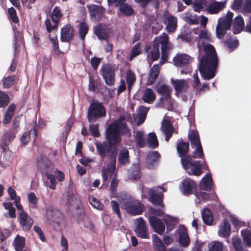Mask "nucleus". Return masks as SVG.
I'll return each mask as SVG.
<instances>
[{
	"label": "nucleus",
	"instance_id": "60",
	"mask_svg": "<svg viewBox=\"0 0 251 251\" xmlns=\"http://www.w3.org/2000/svg\"><path fill=\"white\" fill-rule=\"evenodd\" d=\"M227 30L224 28L221 27L219 25H217L216 28V34L217 37L219 39H223L225 34L226 33Z\"/></svg>",
	"mask_w": 251,
	"mask_h": 251
},
{
	"label": "nucleus",
	"instance_id": "28",
	"mask_svg": "<svg viewBox=\"0 0 251 251\" xmlns=\"http://www.w3.org/2000/svg\"><path fill=\"white\" fill-rule=\"evenodd\" d=\"M16 107V105L14 103H11L8 107L3 116V123L4 124H8L10 122L14 115Z\"/></svg>",
	"mask_w": 251,
	"mask_h": 251
},
{
	"label": "nucleus",
	"instance_id": "15",
	"mask_svg": "<svg viewBox=\"0 0 251 251\" xmlns=\"http://www.w3.org/2000/svg\"><path fill=\"white\" fill-rule=\"evenodd\" d=\"M18 221L24 230L28 231L33 224V219L26 212L18 213Z\"/></svg>",
	"mask_w": 251,
	"mask_h": 251
},
{
	"label": "nucleus",
	"instance_id": "48",
	"mask_svg": "<svg viewBox=\"0 0 251 251\" xmlns=\"http://www.w3.org/2000/svg\"><path fill=\"white\" fill-rule=\"evenodd\" d=\"M135 137L138 146L140 148H143L145 145V139L144 138V132L142 131H137Z\"/></svg>",
	"mask_w": 251,
	"mask_h": 251
},
{
	"label": "nucleus",
	"instance_id": "24",
	"mask_svg": "<svg viewBox=\"0 0 251 251\" xmlns=\"http://www.w3.org/2000/svg\"><path fill=\"white\" fill-rule=\"evenodd\" d=\"M173 61L176 66L183 67L189 64L191 57L186 54H177L174 58Z\"/></svg>",
	"mask_w": 251,
	"mask_h": 251
},
{
	"label": "nucleus",
	"instance_id": "51",
	"mask_svg": "<svg viewBox=\"0 0 251 251\" xmlns=\"http://www.w3.org/2000/svg\"><path fill=\"white\" fill-rule=\"evenodd\" d=\"M89 90L93 92H95L99 86L100 82H99L98 80L95 79L92 75H89Z\"/></svg>",
	"mask_w": 251,
	"mask_h": 251
},
{
	"label": "nucleus",
	"instance_id": "6",
	"mask_svg": "<svg viewBox=\"0 0 251 251\" xmlns=\"http://www.w3.org/2000/svg\"><path fill=\"white\" fill-rule=\"evenodd\" d=\"M188 136L192 148L196 147L194 151V156H196L202 160H205L198 131L197 130L190 129Z\"/></svg>",
	"mask_w": 251,
	"mask_h": 251
},
{
	"label": "nucleus",
	"instance_id": "35",
	"mask_svg": "<svg viewBox=\"0 0 251 251\" xmlns=\"http://www.w3.org/2000/svg\"><path fill=\"white\" fill-rule=\"evenodd\" d=\"M119 7L120 12L124 15L126 16H131L134 14V10L132 7L125 2L122 4Z\"/></svg>",
	"mask_w": 251,
	"mask_h": 251
},
{
	"label": "nucleus",
	"instance_id": "33",
	"mask_svg": "<svg viewBox=\"0 0 251 251\" xmlns=\"http://www.w3.org/2000/svg\"><path fill=\"white\" fill-rule=\"evenodd\" d=\"M118 163L121 165H126L129 163V151L127 150H123L121 151L118 156Z\"/></svg>",
	"mask_w": 251,
	"mask_h": 251
},
{
	"label": "nucleus",
	"instance_id": "54",
	"mask_svg": "<svg viewBox=\"0 0 251 251\" xmlns=\"http://www.w3.org/2000/svg\"><path fill=\"white\" fill-rule=\"evenodd\" d=\"M47 178L49 179L50 184L49 187L52 190H54L56 188V185L57 184V182L55 180L56 178L54 175L51 174L50 173H48L45 175Z\"/></svg>",
	"mask_w": 251,
	"mask_h": 251
},
{
	"label": "nucleus",
	"instance_id": "18",
	"mask_svg": "<svg viewBox=\"0 0 251 251\" xmlns=\"http://www.w3.org/2000/svg\"><path fill=\"white\" fill-rule=\"evenodd\" d=\"M230 224L226 219H224L220 225L218 235L220 237L228 238L230 235Z\"/></svg>",
	"mask_w": 251,
	"mask_h": 251
},
{
	"label": "nucleus",
	"instance_id": "55",
	"mask_svg": "<svg viewBox=\"0 0 251 251\" xmlns=\"http://www.w3.org/2000/svg\"><path fill=\"white\" fill-rule=\"evenodd\" d=\"M53 23L54 25H52L50 19L47 18L46 19L45 24L46 27L47 31L48 33H50L52 30H57L58 26V24L57 23Z\"/></svg>",
	"mask_w": 251,
	"mask_h": 251
},
{
	"label": "nucleus",
	"instance_id": "43",
	"mask_svg": "<svg viewBox=\"0 0 251 251\" xmlns=\"http://www.w3.org/2000/svg\"><path fill=\"white\" fill-rule=\"evenodd\" d=\"M163 220L166 225L168 230H171L175 227L176 223L175 218L168 216L167 218H163Z\"/></svg>",
	"mask_w": 251,
	"mask_h": 251
},
{
	"label": "nucleus",
	"instance_id": "34",
	"mask_svg": "<svg viewBox=\"0 0 251 251\" xmlns=\"http://www.w3.org/2000/svg\"><path fill=\"white\" fill-rule=\"evenodd\" d=\"M89 30L88 24L85 22H82L78 26V33L79 38L84 41L85 39L86 35L87 34Z\"/></svg>",
	"mask_w": 251,
	"mask_h": 251
},
{
	"label": "nucleus",
	"instance_id": "41",
	"mask_svg": "<svg viewBox=\"0 0 251 251\" xmlns=\"http://www.w3.org/2000/svg\"><path fill=\"white\" fill-rule=\"evenodd\" d=\"M15 249L16 251H22L25 246L24 237L17 236L14 240Z\"/></svg>",
	"mask_w": 251,
	"mask_h": 251
},
{
	"label": "nucleus",
	"instance_id": "47",
	"mask_svg": "<svg viewBox=\"0 0 251 251\" xmlns=\"http://www.w3.org/2000/svg\"><path fill=\"white\" fill-rule=\"evenodd\" d=\"M168 43L169 37L165 33H164L162 36H160L158 38H155L153 41V44L158 45L159 47H160V45L168 44Z\"/></svg>",
	"mask_w": 251,
	"mask_h": 251
},
{
	"label": "nucleus",
	"instance_id": "44",
	"mask_svg": "<svg viewBox=\"0 0 251 251\" xmlns=\"http://www.w3.org/2000/svg\"><path fill=\"white\" fill-rule=\"evenodd\" d=\"M89 201L92 206L98 209L102 210L104 208L103 204L93 196H89Z\"/></svg>",
	"mask_w": 251,
	"mask_h": 251
},
{
	"label": "nucleus",
	"instance_id": "45",
	"mask_svg": "<svg viewBox=\"0 0 251 251\" xmlns=\"http://www.w3.org/2000/svg\"><path fill=\"white\" fill-rule=\"evenodd\" d=\"M8 18L10 19L13 23L18 24L19 22V19L17 16V12L15 9L11 7L8 9Z\"/></svg>",
	"mask_w": 251,
	"mask_h": 251
},
{
	"label": "nucleus",
	"instance_id": "38",
	"mask_svg": "<svg viewBox=\"0 0 251 251\" xmlns=\"http://www.w3.org/2000/svg\"><path fill=\"white\" fill-rule=\"evenodd\" d=\"M49 38L50 42L52 43L53 46V52L55 55L58 56L62 53V51L60 50L58 39L56 36L50 37L49 35Z\"/></svg>",
	"mask_w": 251,
	"mask_h": 251
},
{
	"label": "nucleus",
	"instance_id": "27",
	"mask_svg": "<svg viewBox=\"0 0 251 251\" xmlns=\"http://www.w3.org/2000/svg\"><path fill=\"white\" fill-rule=\"evenodd\" d=\"M142 99L145 102L151 104L156 99V94L151 89L146 88Z\"/></svg>",
	"mask_w": 251,
	"mask_h": 251
},
{
	"label": "nucleus",
	"instance_id": "2",
	"mask_svg": "<svg viewBox=\"0 0 251 251\" xmlns=\"http://www.w3.org/2000/svg\"><path fill=\"white\" fill-rule=\"evenodd\" d=\"M176 150L178 156L181 157V164L183 168L190 176H200L202 170H208V166L205 160H194L198 158L193 154H188L189 151V143L184 142L182 139L177 142Z\"/></svg>",
	"mask_w": 251,
	"mask_h": 251
},
{
	"label": "nucleus",
	"instance_id": "16",
	"mask_svg": "<svg viewBox=\"0 0 251 251\" xmlns=\"http://www.w3.org/2000/svg\"><path fill=\"white\" fill-rule=\"evenodd\" d=\"M148 195L150 197V201L152 204L164 208L163 202V194L162 192L156 193L153 189H150L148 190Z\"/></svg>",
	"mask_w": 251,
	"mask_h": 251
},
{
	"label": "nucleus",
	"instance_id": "36",
	"mask_svg": "<svg viewBox=\"0 0 251 251\" xmlns=\"http://www.w3.org/2000/svg\"><path fill=\"white\" fill-rule=\"evenodd\" d=\"M244 243L247 247L251 246V231L248 229H245L241 232Z\"/></svg>",
	"mask_w": 251,
	"mask_h": 251
},
{
	"label": "nucleus",
	"instance_id": "10",
	"mask_svg": "<svg viewBox=\"0 0 251 251\" xmlns=\"http://www.w3.org/2000/svg\"><path fill=\"white\" fill-rule=\"evenodd\" d=\"M134 232L136 235L141 238L149 239L150 238L148 227L146 221L142 217L136 219Z\"/></svg>",
	"mask_w": 251,
	"mask_h": 251
},
{
	"label": "nucleus",
	"instance_id": "40",
	"mask_svg": "<svg viewBox=\"0 0 251 251\" xmlns=\"http://www.w3.org/2000/svg\"><path fill=\"white\" fill-rule=\"evenodd\" d=\"M148 144L151 149H155L158 147L159 144L155 133L151 132L149 134Z\"/></svg>",
	"mask_w": 251,
	"mask_h": 251
},
{
	"label": "nucleus",
	"instance_id": "9",
	"mask_svg": "<svg viewBox=\"0 0 251 251\" xmlns=\"http://www.w3.org/2000/svg\"><path fill=\"white\" fill-rule=\"evenodd\" d=\"M111 29L108 25L103 23H99L94 28L95 34L100 40H106L110 37Z\"/></svg>",
	"mask_w": 251,
	"mask_h": 251
},
{
	"label": "nucleus",
	"instance_id": "63",
	"mask_svg": "<svg viewBox=\"0 0 251 251\" xmlns=\"http://www.w3.org/2000/svg\"><path fill=\"white\" fill-rule=\"evenodd\" d=\"M16 132L12 131H9L8 132H6L4 135L3 138L4 140H5L8 142H10L12 141L15 138Z\"/></svg>",
	"mask_w": 251,
	"mask_h": 251
},
{
	"label": "nucleus",
	"instance_id": "62",
	"mask_svg": "<svg viewBox=\"0 0 251 251\" xmlns=\"http://www.w3.org/2000/svg\"><path fill=\"white\" fill-rule=\"evenodd\" d=\"M195 195L199 199H201L204 201L210 200V195L206 192L201 191L199 193L197 192Z\"/></svg>",
	"mask_w": 251,
	"mask_h": 251
},
{
	"label": "nucleus",
	"instance_id": "5",
	"mask_svg": "<svg viewBox=\"0 0 251 251\" xmlns=\"http://www.w3.org/2000/svg\"><path fill=\"white\" fill-rule=\"evenodd\" d=\"M47 220L55 230L62 229L65 224V220L62 213L58 210L49 208L46 212Z\"/></svg>",
	"mask_w": 251,
	"mask_h": 251
},
{
	"label": "nucleus",
	"instance_id": "32",
	"mask_svg": "<svg viewBox=\"0 0 251 251\" xmlns=\"http://www.w3.org/2000/svg\"><path fill=\"white\" fill-rule=\"evenodd\" d=\"M152 239L153 245L158 251H166V246L156 234H153L152 235Z\"/></svg>",
	"mask_w": 251,
	"mask_h": 251
},
{
	"label": "nucleus",
	"instance_id": "11",
	"mask_svg": "<svg viewBox=\"0 0 251 251\" xmlns=\"http://www.w3.org/2000/svg\"><path fill=\"white\" fill-rule=\"evenodd\" d=\"M36 166L37 169L43 174L49 173L52 166L51 161L44 154H41L37 158Z\"/></svg>",
	"mask_w": 251,
	"mask_h": 251
},
{
	"label": "nucleus",
	"instance_id": "42",
	"mask_svg": "<svg viewBox=\"0 0 251 251\" xmlns=\"http://www.w3.org/2000/svg\"><path fill=\"white\" fill-rule=\"evenodd\" d=\"M148 55H151V59L152 61L157 60L160 56L159 47L158 45L153 44V47Z\"/></svg>",
	"mask_w": 251,
	"mask_h": 251
},
{
	"label": "nucleus",
	"instance_id": "31",
	"mask_svg": "<svg viewBox=\"0 0 251 251\" xmlns=\"http://www.w3.org/2000/svg\"><path fill=\"white\" fill-rule=\"evenodd\" d=\"M178 241L181 246L186 247L190 244V238L186 228L179 233Z\"/></svg>",
	"mask_w": 251,
	"mask_h": 251
},
{
	"label": "nucleus",
	"instance_id": "17",
	"mask_svg": "<svg viewBox=\"0 0 251 251\" xmlns=\"http://www.w3.org/2000/svg\"><path fill=\"white\" fill-rule=\"evenodd\" d=\"M160 158L157 151L149 152L147 156L146 166L149 169H153L157 166Z\"/></svg>",
	"mask_w": 251,
	"mask_h": 251
},
{
	"label": "nucleus",
	"instance_id": "19",
	"mask_svg": "<svg viewBox=\"0 0 251 251\" xmlns=\"http://www.w3.org/2000/svg\"><path fill=\"white\" fill-rule=\"evenodd\" d=\"M160 74V67L158 64L154 65L150 71L146 85L153 84L158 78Z\"/></svg>",
	"mask_w": 251,
	"mask_h": 251
},
{
	"label": "nucleus",
	"instance_id": "50",
	"mask_svg": "<svg viewBox=\"0 0 251 251\" xmlns=\"http://www.w3.org/2000/svg\"><path fill=\"white\" fill-rule=\"evenodd\" d=\"M136 80V76L132 71L129 69L126 72V81L127 84L128 88L129 89L130 87L133 84Z\"/></svg>",
	"mask_w": 251,
	"mask_h": 251
},
{
	"label": "nucleus",
	"instance_id": "57",
	"mask_svg": "<svg viewBox=\"0 0 251 251\" xmlns=\"http://www.w3.org/2000/svg\"><path fill=\"white\" fill-rule=\"evenodd\" d=\"M224 44L230 50V51H232L238 47V41L237 40H227L224 42Z\"/></svg>",
	"mask_w": 251,
	"mask_h": 251
},
{
	"label": "nucleus",
	"instance_id": "23",
	"mask_svg": "<svg viewBox=\"0 0 251 251\" xmlns=\"http://www.w3.org/2000/svg\"><path fill=\"white\" fill-rule=\"evenodd\" d=\"M212 178L210 174L205 175L199 184V188L201 190L210 191L212 189Z\"/></svg>",
	"mask_w": 251,
	"mask_h": 251
},
{
	"label": "nucleus",
	"instance_id": "53",
	"mask_svg": "<svg viewBox=\"0 0 251 251\" xmlns=\"http://www.w3.org/2000/svg\"><path fill=\"white\" fill-rule=\"evenodd\" d=\"M15 76L10 75L4 78L3 80V85L5 88H9L14 84Z\"/></svg>",
	"mask_w": 251,
	"mask_h": 251
},
{
	"label": "nucleus",
	"instance_id": "61",
	"mask_svg": "<svg viewBox=\"0 0 251 251\" xmlns=\"http://www.w3.org/2000/svg\"><path fill=\"white\" fill-rule=\"evenodd\" d=\"M130 177L131 179H139L141 177V171L138 167H135L133 169L130 174Z\"/></svg>",
	"mask_w": 251,
	"mask_h": 251
},
{
	"label": "nucleus",
	"instance_id": "25",
	"mask_svg": "<svg viewBox=\"0 0 251 251\" xmlns=\"http://www.w3.org/2000/svg\"><path fill=\"white\" fill-rule=\"evenodd\" d=\"M172 83L176 92L177 93L186 92L189 86L186 81L184 79L173 80Z\"/></svg>",
	"mask_w": 251,
	"mask_h": 251
},
{
	"label": "nucleus",
	"instance_id": "46",
	"mask_svg": "<svg viewBox=\"0 0 251 251\" xmlns=\"http://www.w3.org/2000/svg\"><path fill=\"white\" fill-rule=\"evenodd\" d=\"M207 0H198L194 1L193 8L195 12H200L204 7L207 6Z\"/></svg>",
	"mask_w": 251,
	"mask_h": 251
},
{
	"label": "nucleus",
	"instance_id": "59",
	"mask_svg": "<svg viewBox=\"0 0 251 251\" xmlns=\"http://www.w3.org/2000/svg\"><path fill=\"white\" fill-rule=\"evenodd\" d=\"M111 205L113 212H114L118 215L119 219H121V214L119 208V204L118 203V202H117L115 201L112 200L111 201Z\"/></svg>",
	"mask_w": 251,
	"mask_h": 251
},
{
	"label": "nucleus",
	"instance_id": "29",
	"mask_svg": "<svg viewBox=\"0 0 251 251\" xmlns=\"http://www.w3.org/2000/svg\"><path fill=\"white\" fill-rule=\"evenodd\" d=\"M201 217L203 222L205 225H212L213 222V216L209 209L204 208L201 212Z\"/></svg>",
	"mask_w": 251,
	"mask_h": 251
},
{
	"label": "nucleus",
	"instance_id": "37",
	"mask_svg": "<svg viewBox=\"0 0 251 251\" xmlns=\"http://www.w3.org/2000/svg\"><path fill=\"white\" fill-rule=\"evenodd\" d=\"M233 25L234 28L238 32L241 31L245 27V23L243 17L240 15L237 16L233 21Z\"/></svg>",
	"mask_w": 251,
	"mask_h": 251
},
{
	"label": "nucleus",
	"instance_id": "3",
	"mask_svg": "<svg viewBox=\"0 0 251 251\" xmlns=\"http://www.w3.org/2000/svg\"><path fill=\"white\" fill-rule=\"evenodd\" d=\"M204 55L200 61L199 70L202 77L209 80L214 77L218 66V58L214 47L206 44L203 47Z\"/></svg>",
	"mask_w": 251,
	"mask_h": 251
},
{
	"label": "nucleus",
	"instance_id": "22",
	"mask_svg": "<svg viewBox=\"0 0 251 251\" xmlns=\"http://www.w3.org/2000/svg\"><path fill=\"white\" fill-rule=\"evenodd\" d=\"M164 23L166 25V29L169 33L174 32L177 26V18L171 15L165 17Z\"/></svg>",
	"mask_w": 251,
	"mask_h": 251
},
{
	"label": "nucleus",
	"instance_id": "64",
	"mask_svg": "<svg viewBox=\"0 0 251 251\" xmlns=\"http://www.w3.org/2000/svg\"><path fill=\"white\" fill-rule=\"evenodd\" d=\"M141 52V50H140V44L137 43L132 49L130 51V55L131 57L133 58L140 54Z\"/></svg>",
	"mask_w": 251,
	"mask_h": 251
},
{
	"label": "nucleus",
	"instance_id": "1",
	"mask_svg": "<svg viewBox=\"0 0 251 251\" xmlns=\"http://www.w3.org/2000/svg\"><path fill=\"white\" fill-rule=\"evenodd\" d=\"M127 124L125 121L117 120L111 123L105 131V139L102 142L96 141L95 145L97 151L102 160L107 158L109 161L108 168L111 172L116 168V158L118 154L117 145L121 142V131L126 128Z\"/></svg>",
	"mask_w": 251,
	"mask_h": 251
},
{
	"label": "nucleus",
	"instance_id": "39",
	"mask_svg": "<svg viewBox=\"0 0 251 251\" xmlns=\"http://www.w3.org/2000/svg\"><path fill=\"white\" fill-rule=\"evenodd\" d=\"M62 16V14L61 13V11L60 7L56 6L53 8L51 15L50 16L51 21L53 23H57L59 24V22L60 20L61 17Z\"/></svg>",
	"mask_w": 251,
	"mask_h": 251
},
{
	"label": "nucleus",
	"instance_id": "7",
	"mask_svg": "<svg viewBox=\"0 0 251 251\" xmlns=\"http://www.w3.org/2000/svg\"><path fill=\"white\" fill-rule=\"evenodd\" d=\"M123 206L126 212L133 216L141 215L144 210V206L139 200L131 198L124 200Z\"/></svg>",
	"mask_w": 251,
	"mask_h": 251
},
{
	"label": "nucleus",
	"instance_id": "8",
	"mask_svg": "<svg viewBox=\"0 0 251 251\" xmlns=\"http://www.w3.org/2000/svg\"><path fill=\"white\" fill-rule=\"evenodd\" d=\"M117 67L115 65L110 63L103 65L100 69V72L104 80L105 83L111 86L114 85L115 82V71Z\"/></svg>",
	"mask_w": 251,
	"mask_h": 251
},
{
	"label": "nucleus",
	"instance_id": "30",
	"mask_svg": "<svg viewBox=\"0 0 251 251\" xmlns=\"http://www.w3.org/2000/svg\"><path fill=\"white\" fill-rule=\"evenodd\" d=\"M104 10L102 6L94 5L90 9V14L95 19L100 20L102 18Z\"/></svg>",
	"mask_w": 251,
	"mask_h": 251
},
{
	"label": "nucleus",
	"instance_id": "58",
	"mask_svg": "<svg viewBox=\"0 0 251 251\" xmlns=\"http://www.w3.org/2000/svg\"><path fill=\"white\" fill-rule=\"evenodd\" d=\"M89 130L92 135L95 137H99L100 136V133L99 131V125L98 124H91L89 126Z\"/></svg>",
	"mask_w": 251,
	"mask_h": 251
},
{
	"label": "nucleus",
	"instance_id": "20",
	"mask_svg": "<svg viewBox=\"0 0 251 251\" xmlns=\"http://www.w3.org/2000/svg\"><path fill=\"white\" fill-rule=\"evenodd\" d=\"M162 129L165 135V140L168 142L172 136L174 130V128L169 120H165L163 121Z\"/></svg>",
	"mask_w": 251,
	"mask_h": 251
},
{
	"label": "nucleus",
	"instance_id": "49",
	"mask_svg": "<svg viewBox=\"0 0 251 251\" xmlns=\"http://www.w3.org/2000/svg\"><path fill=\"white\" fill-rule=\"evenodd\" d=\"M224 245L222 242L213 241L209 245L208 251H223Z\"/></svg>",
	"mask_w": 251,
	"mask_h": 251
},
{
	"label": "nucleus",
	"instance_id": "56",
	"mask_svg": "<svg viewBox=\"0 0 251 251\" xmlns=\"http://www.w3.org/2000/svg\"><path fill=\"white\" fill-rule=\"evenodd\" d=\"M232 244L236 251H244L243 246L240 239L238 238L233 239Z\"/></svg>",
	"mask_w": 251,
	"mask_h": 251
},
{
	"label": "nucleus",
	"instance_id": "4",
	"mask_svg": "<svg viewBox=\"0 0 251 251\" xmlns=\"http://www.w3.org/2000/svg\"><path fill=\"white\" fill-rule=\"evenodd\" d=\"M106 109L102 102L97 100H93L87 112V119L89 122H95L99 118L105 116Z\"/></svg>",
	"mask_w": 251,
	"mask_h": 251
},
{
	"label": "nucleus",
	"instance_id": "13",
	"mask_svg": "<svg viewBox=\"0 0 251 251\" xmlns=\"http://www.w3.org/2000/svg\"><path fill=\"white\" fill-rule=\"evenodd\" d=\"M74 36V28L70 24H66L61 28L60 40L61 42L70 43Z\"/></svg>",
	"mask_w": 251,
	"mask_h": 251
},
{
	"label": "nucleus",
	"instance_id": "52",
	"mask_svg": "<svg viewBox=\"0 0 251 251\" xmlns=\"http://www.w3.org/2000/svg\"><path fill=\"white\" fill-rule=\"evenodd\" d=\"M9 97L5 93L0 91V107H5L9 103Z\"/></svg>",
	"mask_w": 251,
	"mask_h": 251
},
{
	"label": "nucleus",
	"instance_id": "12",
	"mask_svg": "<svg viewBox=\"0 0 251 251\" xmlns=\"http://www.w3.org/2000/svg\"><path fill=\"white\" fill-rule=\"evenodd\" d=\"M180 188L184 195L189 196L194 193L197 189V184L195 180L190 178H187L183 179L181 183Z\"/></svg>",
	"mask_w": 251,
	"mask_h": 251
},
{
	"label": "nucleus",
	"instance_id": "21",
	"mask_svg": "<svg viewBox=\"0 0 251 251\" xmlns=\"http://www.w3.org/2000/svg\"><path fill=\"white\" fill-rule=\"evenodd\" d=\"M226 1H214L210 3L207 8V12L210 14H215L222 10L226 6Z\"/></svg>",
	"mask_w": 251,
	"mask_h": 251
},
{
	"label": "nucleus",
	"instance_id": "26",
	"mask_svg": "<svg viewBox=\"0 0 251 251\" xmlns=\"http://www.w3.org/2000/svg\"><path fill=\"white\" fill-rule=\"evenodd\" d=\"M156 91L162 97L165 98V101L171 102L172 91L169 86L163 84L157 89Z\"/></svg>",
	"mask_w": 251,
	"mask_h": 251
},
{
	"label": "nucleus",
	"instance_id": "14",
	"mask_svg": "<svg viewBox=\"0 0 251 251\" xmlns=\"http://www.w3.org/2000/svg\"><path fill=\"white\" fill-rule=\"evenodd\" d=\"M149 222L154 231L159 235H163L165 230V226L161 220L155 216H150Z\"/></svg>",
	"mask_w": 251,
	"mask_h": 251
}]
</instances>
